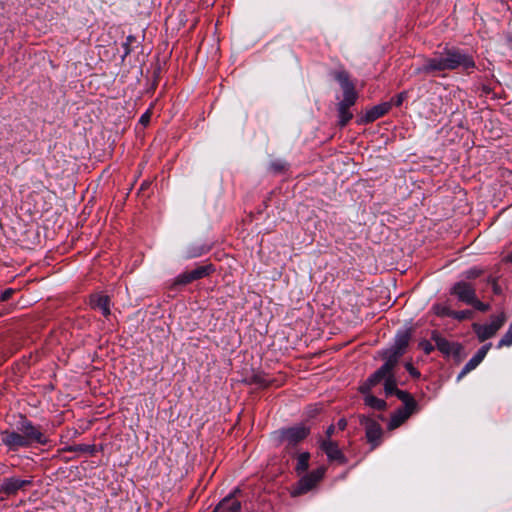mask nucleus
<instances>
[{"mask_svg": "<svg viewBox=\"0 0 512 512\" xmlns=\"http://www.w3.org/2000/svg\"><path fill=\"white\" fill-rule=\"evenodd\" d=\"M405 368L412 377H420V372L410 362L405 364Z\"/></svg>", "mask_w": 512, "mask_h": 512, "instance_id": "obj_35", "label": "nucleus"}, {"mask_svg": "<svg viewBox=\"0 0 512 512\" xmlns=\"http://www.w3.org/2000/svg\"><path fill=\"white\" fill-rule=\"evenodd\" d=\"M507 261H509V262H511V263H512V255H509V256L507 257Z\"/></svg>", "mask_w": 512, "mask_h": 512, "instance_id": "obj_41", "label": "nucleus"}, {"mask_svg": "<svg viewBox=\"0 0 512 512\" xmlns=\"http://www.w3.org/2000/svg\"><path fill=\"white\" fill-rule=\"evenodd\" d=\"M199 255H200V254H196V253H194V254H189V255H188V257H196V256H199Z\"/></svg>", "mask_w": 512, "mask_h": 512, "instance_id": "obj_40", "label": "nucleus"}, {"mask_svg": "<svg viewBox=\"0 0 512 512\" xmlns=\"http://www.w3.org/2000/svg\"><path fill=\"white\" fill-rule=\"evenodd\" d=\"M432 340H434L437 349L445 355H450L452 352L451 343L440 336L437 332L432 333Z\"/></svg>", "mask_w": 512, "mask_h": 512, "instance_id": "obj_19", "label": "nucleus"}, {"mask_svg": "<svg viewBox=\"0 0 512 512\" xmlns=\"http://www.w3.org/2000/svg\"><path fill=\"white\" fill-rule=\"evenodd\" d=\"M326 472L325 467H319L310 473L304 475L300 480L291 488L290 495L298 497L308 493L323 479Z\"/></svg>", "mask_w": 512, "mask_h": 512, "instance_id": "obj_5", "label": "nucleus"}, {"mask_svg": "<svg viewBox=\"0 0 512 512\" xmlns=\"http://www.w3.org/2000/svg\"><path fill=\"white\" fill-rule=\"evenodd\" d=\"M150 118H151V112L148 110L146 111L144 114H142V116L140 117V120L139 122L142 124V125H147L150 121Z\"/></svg>", "mask_w": 512, "mask_h": 512, "instance_id": "obj_37", "label": "nucleus"}, {"mask_svg": "<svg viewBox=\"0 0 512 512\" xmlns=\"http://www.w3.org/2000/svg\"><path fill=\"white\" fill-rule=\"evenodd\" d=\"M32 485L31 479H20L17 477H7L0 483V492L6 495H15L19 490L24 489L26 486Z\"/></svg>", "mask_w": 512, "mask_h": 512, "instance_id": "obj_11", "label": "nucleus"}, {"mask_svg": "<svg viewBox=\"0 0 512 512\" xmlns=\"http://www.w3.org/2000/svg\"><path fill=\"white\" fill-rule=\"evenodd\" d=\"M416 410L412 409H406L401 408L398 409L392 416L388 423V429L394 430L398 428L400 425H402L410 416L412 413H414Z\"/></svg>", "mask_w": 512, "mask_h": 512, "instance_id": "obj_17", "label": "nucleus"}, {"mask_svg": "<svg viewBox=\"0 0 512 512\" xmlns=\"http://www.w3.org/2000/svg\"><path fill=\"white\" fill-rule=\"evenodd\" d=\"M391 109V103H381L378 104L371 109L367 110L366 113L363 115V117L360 120V123H371L377 120L378 118L384 116L386 113L389 112Z\"/></svg>", "mask_w": 512, "mask_h": 512, "instance_id": "obj_15", "label": "nucleus"}, {"mask_svg": "<svg viewBox=\"0 0 512 512\" xmlns=\"http://www.w3.org/2000/svg\"><path fill=\"white\" fill-rule=\"evenodd\" d=\"M472 315V312L469 310H463V311H453L452 318L457 320H464L467 318H470Z\"/></svg>", "mask_w": 512, "mask_h": 512, "instance_id": "obj_30", "label": "nucleus"}, {"mask_svg": "<svg viewBox=\"0 0 512 512\" xmlns=\"http://www.w3.org/2000/svg\"><path fill=\"white\" fill-rule=\"evenodd\" d=\"M15 290L12 288H8L4 290L0 295V301L5 302L11 298V296L14 294Z\"/></svg>", "mask_w": 512, "mask_h": 512, "instance_id": "obj_36", "label": "nucleus"}, {"mask_svg": "<svg viewBox=\"0 0 512 512\" xmlns=\"http://www.w3.org/2000/svg\"><path fill=\"white\" fill-rule=\"evenodd\" d=\"M1 442L8 451L16 452L22 448L47 445L50 440L42 426L35 425L26 416L21 415L16 429L1 432Z\"/></svg>", "mask_w": 512, "mask_h": 512, "instance_id": "obj_1", "label": "nucleus"}, {"mask_svg": "<svg viewBox=\"0 0 512 512\" xmlns=\"http://www.w3.org/2000/svg\"><path fill=\"white\" fill-rule=\"evenodd\" d=\"M450 294L456 296L460 302L469 305L474 301L476 289L471 283L461 280L451 287Z\"/></svg>", "mask_w": 512, "mask_h": 512, "instance_id": "obj_9", "label": "nucleus"}, {"mask_svg": "<svg viewBox=\"0 0 512 512\" xmlns=\"http://www.w3.org/2000/svg\"><path fill=\"white\" fill-rule=\"evenodd\" d=\"M409 341L410 334L407 331L396 336L394 345L383 353V358L385 362L378 369V373L376 374V376H380L379 374H383L390 367H396L400 358L405 353Z\"/></svg>", "mask_w": 512, "mask_h": 512, "instance_id": "obj_3", "label": "nucleus"}, {"mask_svg": "<svg viewBox=\"0 0 512 512\" xmlns=\"http://www.w3.org/2000/svg\"><path fill=\"white\" fill-rule=\"evenodd\" d=\"M310 433V427L299 424L278 431L279 440L288 449L303 441Z\"/></svg>", "mask_w": 512, "mask_h": 512, "instance_id": "obj_7", "label": "nucleus"}, {"mask_svg": "<svg viewBox=\"0 0 512 512\" xmlns=\"http://www.w3.org/2000/svg\"><path fill=\"white\" fill-rule=\"evenodd\" d=\"M360 424L365 429L367 442L371 446V450L377 448L382 442L383 429L381 425L374 419L361 415L359 417Z\"/></svg>", "mask_w": 512, "mask_h": 512, "instance_id": "obj_8", "label": "nucleus"}, {"mask_svg": "<svg viewBox=\"0 0 512 512\" xmlns=\"http://www.w3.org/2000/svg\"><path fill=\"white\" fill-rule=\"evenodd\" d=\"M491 346V343L483 345L476 352V354L465 364V366L463 367L462 371L458 376V379L462 378L463 376L474 370L483 361L488 351L490 350Z\"/></svg>", "mask_w": 512, "mask_h": 512, "instance_id": "obj_13", "label": "nucleus"}, {"mask_svg": "<svg viewBox=\"0 0 512 512\" xmlns=\"http://www.w3.org/2000/svg\"><path fill=\"white\" fill-rule=\"evenodd\" d=\"M93 450H94V446L83 445V444L69 447L67 449V451H70V452H92Z\"/></svg>", "mask_w": 512, "mask_h": 512, "instance_id": "obj_28", "label": "nucleus"}, {"mask_svg": "<svg viewBox=\"0 0 512 512\" xmlns=\"http://www.w3.org/2000/svg\"><path fill=\"white\" fill-rule=\"evenodd\" d=\"M486 282H487V284H490L492 286L493 292L495 294H500L501 293V288L498 285L497 279L495 277H493V276L487 277Z\"/></svg>", "mask_w": 512, "mask_h": 512, "instance_id": "obj_33", "label": "nucleus"}, {"mask_svg": "<svg viewBox=\"0 0 512 512\" xmlns=\"http://www.w3.org/2000/svg\"><path fill=\"white\" fill-rule=\"evenodd\" d=\"M346 426H347L346 419H344V418L339 419V421L337 422V427L339 428V430H342V431L345 430Z\"/></svg>", "mask_w": 512, "mask_h": 512, "instance_id": "obj_38", "label": "nucleus"}, {"mask_svg": "<svg viewBox=\"0 0 512 512\" xmlns=\"http://www.w3.org/2000/svg\"><path fill=\"white\" fill-rule=\"evenodd\" d=\"M511 345H512V321H511V324L509 325L508 330L506 331V333L503 335V337L498 342L497 347L502 348L504 346L509 347Z\"/></svg>", "mask_w": 512, "mask_h": 512, "instance_id": "obj_26", "label": "nucleus"}, {"mask_svg": "<svg viewBox=\"0 0 512 512\" xmlns=\"http://www.w3.org/2000/svg\"><path fill=\"white\" fill-rule=\"evenodd\" d=\"M335 432V426L334 425H330L327 430H326V439H331L332 435L334 434Z\"/></svg>", "mask_w": 512, "mask_h": 512, "instance_id": "obj_39", "label": "nucleus"}, {"mask_svg": "<svg viewBox=\"0 0 512 512\" xmlns=\"http://www.w3.org/2000/svg\"><path fill=\"white\" fill-rule=\"evenodd\" d=\"M320 447L331 461H338L339 463H346V458L342 451L339 449L338 444L332 439H323Z\"/></svg>", "mask_w": 512, "mask_h": 512, "instance_id": "obj_12", "label": "nucleus"}, {"mask_svg": "<svg viewBox=\"0 0 512 512\" xmlns=\"http://www.w3.org/2000/svg\"><path fill=\"white\" fill-rule=\"evenodd\" d=\"M333 77L339 83L343 90V96H358L355 86L351 82L349 74L345 70H338L333 73Z\"/></svg>", "mask_w": 512, "mask_h": 512, "instance_id": "obj_14", "label": "nucleus"}, {"mask_svg": "<svg viewBox=\"0 0 512 512\" xmlns=\"http://www.w3.org/2000/svg\"><path fill=\"white\" fill-rule=\"evenodd\" d=\"M485 270L481 267H471L463 272L462 276L467 280H473L483 275Z\"/></svg>", "mask_w": 512, "mask_h": 512, "instance_id": "obj_24", "label": "nucleus"}, {"mask_svg": "<svg viewBox=\"0 0 512 512\" xmlns=\"http://www.w3.org/2000/svg\"><path fill=\"white\" fill-rule=\"evenodd\" d=\"M270 169L275 173H281L286 169V163L283 161H273L270 164Z\"/></svg>", "mask_w": 512, "mask_h": 512, "instance_id": "obj_29", "label": "nucleus"}, {"mask_svg": "<svg viewBox=\"0 0 512 512\" xmlns=\"http://www.w3.org/2000/svg\"><path fill=\"white\" fill-rule=\"evenodd\" d=\"M365 404L375 410H384L386 408V402L373 395H367L364 399Z\"/></svg>", "mask_w": 512, "mask_h": 512, "instance_id": "obj_23", "label": "nucleus"}, {"mask_svg": "<svg viewBox=\"0 0 512 512\" xmlns=\"http://www.w3.org/2000/svg\"><path fill=\"white\" fill-rule=\"evenodd\" d=\"M407 94L406 92H401L399 94H397L396 96H394L391 101L389 103H391V107L394 105V106H400L404 99L406 98Z\"/></svg>", "mask_w": 512, "mask_h": 512, "instance_id": "obj_31", "label": "nucleus"}, {"mask_svg": "<svg viewBox=\"0 0 512 512\" xmlns=\"http://www.w3.org/2000/svg\"><path fill=\"white\" fill-rule=\"evenodd\" d=\"M433 310L436 315L440 317H452L453 316V310L450 309L449 306L446 304H435L433 306Z\"/></svg>", "mask_w": 512, "mask_h": 512, "instance_id": "obj_25", "label": "nucleus"}, {"mask_svg": "<svg viewBox=\"0 0 512 512\" xmlns=\"http://www.w3.org/2000/svg\"><path fill=\"white\" fill-rule=\"evenodd\" d=\"M90 305L99 310L103 316L110 315V298L107 295L95 294L90 297Z\"/></svg>", "mask_w": 512, "mask_h": 512, "instance_id": "obj_16", "label": "nucleus"}, {"mask_svg": "<svg viewBox=\"0 0 512 512\" xmlns=\"http://www.w3.org/2000/svg\"><path fill=\"white\" fill-rule=\"evenodd\" d=\"M507 320V316L504 312L491 317L489 324H478L472 325L473 331L476 333L477 338L480 342H484L492 338L498 330L504 325Z\"/></svg>", "mask_w": 512, "mask_h": 512, "instance_id": "obj_6", "label": "nucleus"}, {"mask_svg": "<svg viewBox=\"0 0 512 512\" xmlns=\"http://www.w3.org/2000/svg\"><path fill=\"white\" fill-rule=\"evenodd\" d=\"M394 368L390 367L387 371H385L383 374H379L380 376H376L378 373V369L369 376V378L366 380V382L360 387V391L362 393H367L370 391V389L380 383L381 381H384V390L387 396L389 395H395L397 390V380L394 374Z\"/></svg>", "mask_w": 512, "mask_h": 512, "instance_id": "obj_4", "label": "nucleus"}, {"mask_svg": "<svg viewBox=\"0 0 512 512\" xmlns=\"http://www.w3.org/2000/svg\"><path fill=\"white\" fill-rule=\"evenodd\" d=\"M214 512H241V503L229 495L217 505Z\"/></svg>", "mask_w": 512, "mask_h": 512, "instance_id": "obj_18", "label": "nucleus"}, {"mask_svg": "<svg viewBox=\"0 0 512 512\" xmlns=\"http://www.w3.org/2000/svg\"><path fill=\"white\" fill-rule=\"evenodd\" d=\"M309 460H310L309 452H303L298 455L297 464L295 467V470L298 474H302L305 471H307V469L309 467Z\"/></svg>", "mask_w": 512, "mask_h": 512, "instance_id": "obj_22", "label": "nucleus"}, {"mask_svg": "<svg viewBox=\"0 0 512 512\" xmlns=\"http://www.w3.org/2000/svg\"><path fill=\"white\" fill-rule=\"evenodd\" d=\"M395 395L397 396V398L399 400H401L403 402V404H404L403 408L412 409V410L417 409V402L415 401V399L413 398V396L410 393L399 389V390H397Z\"/></svg>", "mask_w": 512, "mask_h": 512, "instance_id": "obj_20", "label": "nucleus"}, {"mask_svg": "<svg viewBox=\"0 0 512 512\" xmlns=\"http://www.w3.org/2000/svg\"><path fill=\"white\" fill-rule=\"evenodd\" d=\"M213 271H214V267L211 264L199 266V267L189 271L190 279H192L193 281L201 279L203 277L208 276Z\"/></svg>", "mask_w": 512, "mask_h": 512, "instance_id": "obj_21", "label": "nucleus"}, {"mask_svg": "<svg viewBox=\"0 0 512 512\" xmlns=\"http://www.w3.org/2000/svg\"><path fill=\"white\" fill-rule=\"evenodd\" d=\"M193 280L190 279V273L184 272L176 278V284L186 285L188 283H191Z\"/></svg>", "mask_w": 512, "mask_h": 512, "instance_id": "obj_32", "label": "nucleus"}, {"mask_svg": "<svg viewBox=\"0 0 512 512\" xmlns=\"http://www.w3.org/2000/svg\"><path fill=\"white\" fill-rule=\"evenodd\" d=\"M419 347L421 350L424 351L425 354H430L433 350H434V346L431 344L430 341L428 340H422L420 343H419Z\"/></svg>", "mask_w": 512, "mask_h": 512, "instance_id": "obj_34", "label": "nucleus"}, {"mask_svg": "<svg viewBox=\"0 0 512 512\" xmlns=\"http://www.w3.org/2000/svg\"><path fill=\"white\" fill-rule=\"evenodd\" d=\"M358 96H343V99L337 104L338 125L343 128L353 118L350 108L356 103Z\"/></svg>", "mask_w": 512, "mask_h": 512, "instance_id": "obj_10", "label": "nucleus"}, {"mask_svg": "<svg viewBox=\"0 0 512 512\" xmlns=\"http://www.w3.org/2000/svg\"><path fill=\"white\" fill-rule=\"evenodd\" d=\"M476 67L474 58L463 50L455 47H445L442 52L435 53L433 57L426 58L418 73L432 74L443 71H452L461 68L470 73Z\"/></svg>", "mask_w": 512, "mask_h": 512, "instance_id": "obj_2", "label": "nucleus"}, {"mask_svg": "<svg viewBox=\"0 0 512 512\" xmlns=\"http://www.w3.org/2000/svg\"><path fill=\"white\" fill-rule=\"evenodd\" d=\"M469 305H472L476 310L481 311V312H486L490 309V305L487 303L481 302L477 298V295L475 296L474 301L471 302Z\"/></svg>", "mask_w": 512, "mask_h": 512, "instance_id": "obj_27", "label": "nucleus"}]
</instances>
